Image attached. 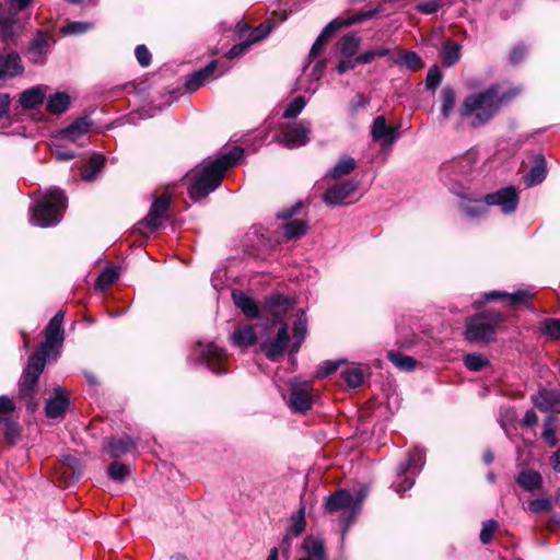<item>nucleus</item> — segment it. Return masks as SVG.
I'll return each instance as SVG.
<instances>
[{
    "label": "nucleus",
    "instance_id": "f257e3e1",
    "mask_svg": "<svg viewBox=\"0 0 560 560\" xmlns=\"http://www.w3.org/2000/svg\"><path fill=\"white\" fill-rule=\"evenodd\" d=\"M521 94V89L511 86L502 90L499 84L491 85L485 91L466 96L460 107L463 117L471 118L472 127L487 124L501 108Z\"/></svg>",
    "mask_w": 560,
    "mask_h": 560
},
{
    "label": "nucleus",
    "instance_id": "f03ea898",
    "mask_svg": "<svg viewBox=\"0 0 560 560\" xmlns=\"http://www.w3.org/2000/svg\"><path fill=\"white\" fill-rule=\"evenodd\" d=\"M243 153L242 148L234 147L229 153L205 165L188 188L190 198L198 201L218 188L225 172L242 159Z\"/></svg>",
    "mask_w": 560,
    "mask_h": 560
},
{
    "label": "nucleus",
    "instance_id": "7ed1b4c3",
    "mask_svg": "<svg viewBox=\"0 0 560 560\" xmlns=\"http://www.w3.org/2000/svg\"><path fill=\"white\" fill-rule=\"evenodd\" d=\"M67 207V198L62 190L51 189L32 208L31 222L39 228L58 224Z\"/></svg>",
    "mask_w": 560,
    "mask_h": 560
},
{
    "label": "nucleus",
    "instance_id": "20e7f679",
    "mask_svg": "<svg viewBox=\"0 0 560 560\" xmlns=\"http://www.w3.org/2000/svg\"><path fill=\"white\" fill-rule=\"evenodd\" d=\"M45 363L46 360L42 355L32 354L19 383V398L25 402V406L31 411L38 407V401L36 400L37 384Z\"/></svg>",
    "mask_w": 560,
    "mask_h": 560
},
{
    "label": "nucleus",
    "instance_id": "39448f33",
    "mask_svg": "<svg viewBox=\"0 0 560 560\" xmlns=\"http://www.w3.org/2000/svg\"><path fill=\"white\" fill-rule=\"evenodd\" d=\"M503 316L499 312L486 311L471 317L465 329V338L470 342H488L497 334Z\"/></svg>",
    "mask_w": 560,
    "mask_h": 560
},
{
    "label": "nucleus",
    "instance_id": "423d86ee",
    "mask_svg": "<svg viewBox=\"0 0 560 560\" xmlns=\"http://www.w3.org/2000/svg\"><path fill=\"white\" fill-rule=\"evenodd\" d=\"M65 313L59 311L55 314V316L49 320L46 329H45V341L39 346V348L33 354H39L46 360L52 352V350L57 347H60L63 341V322Z\"/></svg>",
    "mask_w": 560,
    "mask_h": 560
},
{
    "label": "nucleus",
    "instance_id": "0eeeda50",
    "mask_svg": "<svg viewBox=\"0 0 560 560\" xmlns=\"http://www.w3.org/2000/svg\"><path fill=\"white\" fill-rule=\"evenodd\" d=\"M317 393L308 381L293 380L291 382L290 407L298 412L311 409Z\"/></svg>",
    "mask_w": 560,
    "mask_h": 560
},
{
    "label": "nucleus",
    "instance_id": "6e6552de",
    "mask_svg": "<svg viewBox=\"0 0 560 560\" xmlns=\"http://www.w3.org/2000/svg\"><path fill=\"white\" fill-rule=\"evenodd\" d=\"M92 125L88 117L78 118L66 128L58 130L55 133L56 139L82 147L91 132Z\"/></svg>",
    "mask_w": 560,
    "mask_h": 560
},
{
    "label": "nucleus",
    "instance_id": "1a4fd4ad",
    "mask_svg": "<svg viewBox=\"0 0 560 560\" xmlns=\"http://www.w3.org/2000/svg\"><path fill=\"white\" fill-rule=\"evenodd\" d=\"M171 199L172 197L168 192H164L160 197L155 198L147 217L140 222V225H143L150 231H155L159 229L163 223L165 213L171 203Z\"/></svg>",
    "mask_w": 560,
    "mask_h": 560
},
{
    "label": "nucleus",
    "instance_id": "9d476101",
    "mask_svg": "<svg viewBox=\"0 0 560 560\" xmlns=\"http://www.w3.org/2000/svg\"><path fill=\"white\" fill-rule=\"evenodd\" d=\"M311 124L305 121L294 122L283 128L281 142L289 149L305 145L308 141Z\"/></svg>",
    "mask_w": 560,
    "mask_h": 560
},
{
    "label": "nucleus",
    "instance_id": "9b49d317",
    "mask_svg": "<svg viewBox=\"0 0 560 560\" xmlns=\"http://www.w3.org/2000/svg\"><path fill=\"white\" fill-rule=\"evenodd\" d=\"M487 206H499L504 213H512L516 210L518 196L513 187L502 188L485 197Z\"/></svg>",
    "mask_w": 560,
    "mask_h": 560
},
{
    "label": "nucleus",
    "instance_id": "f8f14e48",
    "mask_svg": "<svg viewBox=\"0 0 560 560\" xmlns=\"http://www.w3.org/2000/svg\"><path fill=\"white\" fill-rule=\"evenodd\" d=\"M302 556L299 560H327L325 541L320 537L306 536L301 545Z\"/></svg>",
    "mask_w": 560,
    "mask_h": 560
},
{
    "label": "nucleus",
    "instance_id": "ddd939ff",
    "mask_svg": "<svg viewBox=\"0 0 560 560\" xmlns=\"http://www.w3.org/2000/svg\"><path fill=\"white\" fill-rule=\"evenodd\" d=\"M289 342V334L287 325H282L273 340L262 341L261 350L266 357L270 360H276L284 353V350Z\"/></svg>",
    "mask_w": 560,
    "mask_h": 560
},
{
    "label": "nucleus",
    "instance_id": "4468645a",
    "mask_svg": "<svg viewBox=\"0 0 560 560\" xmlns=\"http://www.w3.org/2000/svg\"><path fill=\"white\" fill-rule=\"evenodd\" d=\"M358 189V184L352 180H347L341 184H337L324 195V201L329 206L341 205L347 198H349Z\"/></svg>",
    "mask_w": 560,
    "mask_h": 560
},
{
    "label": "nucleus",
    "instance_id": "2eb2a0df",
    "mask_svg": "<svg viewBox=\"0 0 560 560\" xmlns=\"http://www.w3.org/2000/svg\"><path fill=\"white\" fill-rule=\"evenodd\" d=\"M69 407V396L60 387L55 388L54 397L49 398L45 406L47 418L57 419L63 417Z\"/></svg>",
    "mask_w": 560,
    "mask_h": 560
},
{
    "label": "nucleus",
    "instance_id": "dca6fc26",
    "mask_svg": "<svg viewBox=\"0 0 560 560\" xmlns=\"http://www.w3.org/2000/svg\"><path fill=\"white\" fill-rule=\"evenodd\" d=\"M202 359L210 370L221 374L225 372L226 355L223 349L213 343H209L202 350Z\"/></svg>",
    "mask_w": 560,
    "mask_h": 560
},
{
    "label": "nucleus",
    "instance_id": "f3484780",
    "mask_svg": "<svg viewBox=\"0 0 560 560\" xmlns=\"http://www.w3.org/2000/svg\"><path fill=\"white\" fill-rule=\"evenodd\" d=\"M534 293L529 290L522 289L517 290L514 293H508L504 291H491L485 295V301H494L499 299H504L508 305H523L526 304L532 298Z\"/></svg>",
    "mask_w": 560,
    "mask_h": 560
},
{
    "label": "nucleus",
    "instance_id": "a211bd4d",
    "mask_svg": "<svg viewBox=\"0 0 560 560\" xmlns=\"http://www.w3.org/2000/svg\"><path fill=\"white\" fill-rule=\"evenodd\" d=\"M397 128L388 126L384 116H377L372 125L371 135L374 141H383V144H393Z\"/></svg>",
    "mask_w": 560,
    "mask_h": 560
},
{
    "label": "nucleus",
    "instance_id": "6ab92c4d",
    "mask_svg": "<svg viewBox=\"0 0 560 560\" xmlns=\"http://www.w3.org/2000/svg\"><path fill=\"white\" fill-rule=\"evenodd\" d=\"M534 405L541 411H553L560 406V392L556 389H540L533 397Z\"/></svg>",
    "mask_w": 560,
    "mask_h": 560
},
{
    "label": "nucleus",
    "instance_id": "aec40b11",
    "mask_svg": "<svg viewBox=\"0 0 560 560\" xmlns=\"http://www.w3.org/2000/svg\"><path fill=\"white\" fill-rule=\"evenodd\" d=\"M46 85H36L21 93L19 103L24 109H32L43 103L48 91Z\"/></svg>",
    "mask_w": 560,
    "mask_h": 560
},
{
    "label": "nucleus",
    "instance_id": "412c9836",
    "mask_svg": "<svg viewBox=\"0 0 560 560\" xmlns=\"http://www.w3.org/2000/svg\"><path fill=\"white\" fill-rule=\"evenodd\" d=\"M24 67L18 54L11 52L8 56H0V79L13 78L21 74Z\"/></svg>",
    "mask_w": 560,
    "mask_h": 560
},
{
    "label": "nucleus",
    "instance_id": "4be33fe9",
    "mask_svg": "<svg viewBox=\"0 0 560 560\" xmlns=\"http://www.w3.org/2000/svg\"><path fill=\"white\" fill-rule=\"evenodd\" d=\"M353 498L347 490H338L329 495L325 503V510L328 513H335L341 510L349 509L352 504Z\"/></svg>",
    "mask_w": 560,
    "mask_h": 560
},
{
    "label": "nucleus",
    "instance_id": "5701e85b",
    "mask_svg": "<svg viewBox=\"0 0 560 560\" xmlns=\"http://www.w3.org/2000/svg\"><path fill=\"white\" fill-rule=\"evenodd\" d=\"M269 27L265 28L264 25H260L256 30L252 31L249 38L241 44L234 45L226 52V57L229 59H233L243 55L253 43L262 39L269 33Z\"/></svg>",
    "mask_w": 560,
    "mask_h": 560
},
{
    "label": "nucleus",
    "instance_id": "b1692460",
    "mask_svg": "<svg viewBox=\"0 0 560 560\" xmlns=\"http://www.w3.org/2000/svg\"><path fill=\"white\" fill-rule=\"evenodd\" d=\"M424 453L420 448H413L410 451L408 458L406 462L399 465V477L405 475L407 471H411L412 474H417L421 470L424 465Z\"/></svg>",
    "mask_w": 560,
    "mask_h": 560
},
{
    "label": "nucleus",
    "instance_id": "393cba45",
    "mask_svg": "<svg viewBox=\"0 0 560 560\" xmlns=\"http://www.w3.org/2000/svg\"><path fill=\"white\" fill-rule=\"evenodd\" d=\"M339 31V27H337V23L332 20L330 23H328L319 36L316 38L314 44L312 45V48L308 54L310 59L316 58L324 49L326 43L329 40V38Z\"/></svg>",
    "mask_w": 560,
    "mask_h": 560
},
{
    "label": "nucleus",
    "instance_id": "a878e982",
    "mask_svg": "<svg viewBox=\"0 0 560 560\" xmlns=\"http://www.w3.org/2000/svg\"><path fill=\"white\" fill-rule=\"evenodd\" d=\"M516 482L524 490L533 491L539 489L542 486V477L536 470L525 469L518 474Z\"/></svg>",
    "mask_w": 560,
    "mask_h": 560
},
{
    "label": "nucleus",
    "instance_id": "bb28decb",
    "mask_svg": "<svg viewBox=\"0 0 560 560\" xmlns=\"http://www.w3.org/2000/svg\"><path fill=\"white\" fill-rule=\"evenodd\" d=\"M381 12V8L359 11L348 18H337L334 21L337 23V27L339 30L343 27L351 26L353 24L362 23L364 21L371 20Z\"/></svg>",
    "mask_w": 560,
    "mask_h": 560
},
{
    "label": "nucleus",
    "instance_id": "cd10ccee",
    "mask_svg": "<svg viewBox=\"0 0 560 560\" xmlns=\"http://www.w3.org/2000/svg\"><path fill=\"white\" fill-rule=\"evenodd\" d=\"M256 332L253 326L245 325L236 328L231 336L233 345L238 347H248L255 343Z\"/></svg>",
    "mask_w": 560,
    "mask_h": 560
},
{
    "label": "nucleus",
    "instance_id": "c85d7f7f",
    "mask_svg": "<svg viewBox=\"0 0 560 560\" xmlns=\"http://www.w3.org/2000/svg\"><path fill=\"white\" fill-rule=\"evenodd\" d=\"M105 158L101 154L93 155L89 162L81 167L80 176L83 180L91 182L103 170Z\"/></svg>",
    "mask_w": 560,
    "mask_h": 560
},
{
    "label": "nucleus",
    "instance_id": "c756f323",
    "mask_svg": "<svg viewBox=\"0 0 560 560\" xmlns=\"http://www.w3.org/2000/svg\"><path fill=\"white\" fill-rule=\"evenodd\" d=\"M232 299L234 304L243 311V313L248 317H257L258 308L255 302L247 296L244 292L235 290L232 292Z\"/></svg>",
    "mask_w": 560,
    "mask_h": 560
},
{
    "label": "nucleus",
    "instance_id": "7c9ffc66",
    "mask_svg": "<svg viewBox=\"0 0 560 560\" xmlns=\"http://www.w3.org/2000/svg\"><path fill=\"white\" fill-rule=\"evenodd\" d=\"M70 106V96L65 92H57L47 98V110L54 115L65 113Z\"/></svg>",
    "mask_w": 560,
    "mask_h": 560
},
{
    "label": "nucleus",
    "instance_id": "2f4dec72",
    "mask_svg": "<svg viewBox=\"0 0 560 560\" xmlns=\"http://www.w3.org/2000/svg\"><path fill=\"white\" fill-rule=\"evenodd\" d=\"M460 45L454 40H446L441 50L442 62L445 67H452L460 59Z\"/></svg>",
    "mask_w": 560,
    "mask_h": 560
},
{
    "label": "nucleus",
    "instance_id": "473e14b6",
    "mask_svg": "<svg viewBox=\"0 0 560 560\" xmlns=\"http://www.w3.org/2000/svg\"><path fill=\"white\" fill-rule=\"evenodd\" d=\"M361 39L355 34H347L341 37L339 40V50L341 57L345 58H354L358 52Z\"/></svg>",
    "mask_w": 560,
    "mask_h": 560
},
{
    "label": "nucleus",
    "instance_id": "72a5a7b5",
    "mask_svg": "<svg viewBox=\"0 0 560 560\" xmlns=\"http://www.w3.org/2000/svg\"><path fill=\"white\" fill-rule=\"evenodd\" d=\"M135 447L133 441L128 438L113 439L108 443V453L112 457L118 458Z\"/></svg>",
    "mask_w": 560,
    "mask_h": 560
},
{
    "label": "nucleus",
    "instance_id": "f704fd0d",
    "mask_svg": "<svg viewBox=\"0 0 560 560\" xmlns=\"http://www.w3.org/2000/svg\"><path fill=\"white\" fill-rule=\"evenodd\" d=\"M547 174L545 159L541 155L536 158L535 165L530 168V171L525 176V182L528 185H537L541 183Z\"/></svg>",
    "mask_w": 560,
    "mask_h": 560
},
{
    "label": "nucleus",
    "instance_id": "c9c22d12",
    "mask_svg": "<svg viewBox=\"0 0 560 560\" xmlns=\"http://www.w3.org/2000/svg\"><path fill=\"white\" fill-rule=\"evenodd\" d=\"M451 189L463 197V199H466V197L459 192V191H456L455 188L452 186ZM460 208L469 217H478V215H481L482 213H485L486 211V208H487V205L486 202H482L481 200H463V202L460 203Z\"/></svg>",
    "mask_w": 560,
    "mask_h": 560
},
{
    "label": "nucleus",
    "instance_id": "e433bc0d",
    "mask_svg": "<svg viewBox=\"0 0 560 560\" xmlns=\"http://www.w3.org/2000/svg\"><path fill=\"white\" fill-rule=\"evenodd\" d=\"M387 358L395 366L407 372L412 371L417 364L412 357L393 350L388 351Z\"/></svg>",
    "mask_w": 560,
    "mask_h": 560
},
{
    "label": "nucleus",
    "instance_id": "4c0bfd02",
    "mask_svg": "<svg viewBox=\"0 0 560 560\" xmlns=\"http://www.w3.org/2000/svg\"><path fill=\"white\" fill-rule=\"evenodd\" d=\"M283 234L288 240L299 238L305 234L307 224L305 221L295 219L282 225Z\"/></svg>",
    "mask_w": 560,
    "mask_h": 560
},
{
    "label": "nucleus",
    "instance_id": "58836bf2",
    "mask_svg": "<svg viewBox=\"0 0 560 560\" xmlns=\"http://www.w3.org/2000/svg\"><path fill=\"white\" fill-rule=\"evenodd\" d=\"M540 331L551 340H560V318H545L540 323Z\"/></svg>",
    "mask_w": 560,
    "mask_h": 560
},
{
    "label": "nucleus",
    "instance_id": "ea45409f",
    "mask_svg": "<svg viewBox=\"0 0 560 560\" xmlns=\"http://www.w3.org/2000/svg\"><path fill=\"white\" fill-rule=\"evenodd\" d=\"M557 419L555 417H548L544 422V429L541 436L545 442L550 446L555 447L558 444L557 439Z\"/></svg>",
    "mask_w": 560,
    "mask_h": 560
},
{
    "label": "nucleus",
    "instance_id": "a19ab883",
    "mask_svg": "<svg viewBox=\"0 0 560 560\" xmlns=\"http://www.w3.org/2000/svg\"><path fill=\"white\" fill-rule=\"evenodd\" d=\"M455 92L453 91L452 88L450 86H446L442 90V93H441V102H442V105H441V114L443 116L444 119H447L451 115V113L453 112L454 109V106H455Z\"/></svg>",
    "mask_w": 560,
    "mask_h": 560
},
{
    "label": "nucleus",
    "instance_id": "79ce46f5",
    "mask_svg": "<svg viewBox=\"0 0 560 560\" xmlns=\"http://www.w3.org/2000/svg\"><path fill=\"white\" fill-rule=\"evenodd\" d=\"M396 63L405 65L411 71H418L423 68L422 59L415 51H400V57L396 60Z\"/></svg>",
    "mask_w": 560,
    "mask_h": 560
},
{
    "label": "nucleus",
    "instance_id": "37998d69",
    "mask_svg": "<svg viewBox=\"0 0 560 560\" xmlns=\"http://www.w3.org/2000/svg\"><path fill=\"white\" fill-rule=\"evenodd\" d=\"M355 168V161L350 156H342L339 162L330 171V175L334 178L350 174Z\"/></svg>",
    "mask_w": 560,
    "mask_h": 560
},
{
    "label": "nucleus",
    "instance_id": "c03bdc74",
    "mask_svg": "<svg viewBox=\"0 0 560 560\" xmlns=\"http://www.w3.org/2000/svg\"><path fill=\"white\" fill-rule=\"evenodd\" d=\"M345 382L348 386L355 388L363 383V372L360 366L352 365L347 368L342 373Z\"/></svg>",
    "mask_w": 560,
    "mask_h": 560
},
{
    "label": "nucleus",
    "instance_id": "a18cd8bd",
    "mask_svg": "<svg viewBox=\"0 0 560 560\" xmlns=\"http://www.w3.org/2000/svg\"><path fill=\"white\" fill-rule=\"evenodd\" d=\"M415 475L411 471H407L405 475L399 477V468L397 469L396 480L392 487L397 493H404L405 491L412 488L415 483Z\"/></svg>",
    "mask_w": 560,
    "mask_h": 560
},
{
    "label": "nucleus",
    "instance_id": "49530a36",
    "mask_svg": "<svg viewBox=\"0 0 560 560\" xmlns=\"http://www.w3.org/2000/svg\"><path fill=\"white\" fill-rule=\"evenodd\" d=\"M63 140L56 139L54 135L51 139V153L58 161H70L75 158V153L63 148Z\"/></svg>",
    "mask_w": 560,
    "mask_h": 560
},
{
    "label": "nucleus",
    "instance_id": "de8ad7c7",
    "mask_svg": "<svg viewBox=\"0 0 560 560\" xmlns=\"http://www.w3.org/2000/svg\"><path fill=\"white\" fill-rule=\"evenodd\" d=\"M466 368L472 372H478L489 364V360L480 353H469L464 358Z\"/></svg>",
    "mask_w": 560,
    "mask_h": 560
},
{
    "label": "nucleus",
    "instance_id": "09e8293b",
    "mask_svg": "<svg viewBox=\"0 0 560 560\" xmlns=\"http://www.w3.org/2000/svg\"><path fill=\"white\" fill-rule=\"evenodd\" d=\"M307 320L303 311H300V314L296 317V320L293 326V337L296 340V349L303 342L306 334Z\"/></svg>",
    "mask_w": 560,
    "mask_h": 560
},
{
    "label": "nucleus",
    "instance_id": "8fccbe9b",
    "mask_svg": "<svg viewBox=\"0 0 560 560\" xmlns=\"http://www.w3.org/2000/svg\"><path fill=\"white\" fill-rule=\"evenodd\" d=\"M305 510V505H301L298 514L293 517V522L289 527V532L293 536H300L306 528Z\"/></svg>",
    "mask_w": 560,
    "mask_h": 560
},
{
    "label": "nucleus",
    "instance_id": "3c124183",
    "mask_svg": "<svg viewBox=\"0 0 560 560\" xmlns=\"http://www.w3.org/2000/svg\"><path fill=\"white\" fill-rule=\"evenodd\" d=\"M475 162L474 155L468 153L455 160L451 167L458 171L460 174H468L472 170Z\"/></svg>",
    "mask_w": 560,
    "mask_h": 560
},
{
    "label": "nucleus",
    "instance_id": "603ef678",
    "mask_svg": "<svg viewBox=\"0 0 560 560\" xmlns=\"http://www.w3.org/2000/svg\"><path fill=\"white\" fill-rule=\"evenodd\" d=\"M305 100L303 96H296L292 102L289 103L285 110L283 112V118H295L305 107Z\"/></svg>",
    "mask_w": 560,
    "mask_h": 560
},
{
    "label": "nucleus",
    "instance_id": "864d4df0",
    "mask_svg": "<svg viewBox=\"0 0 560 560\" xmlns=\"http://www.w3.org/2000/svg\"><path fill=\"white\" fill-rule=\"evenodd\" d=\"M118 278V272L115 268H106L97 278L96 284L101 289H106L112 285Z\"/></svg>",
    "mask_w": 560,
    "mask_h": 560
},
{
    "label": "nucleus",
    "instance_id": "5fc2aeb1",
    "mask_svg": "<svg viewBox=\"0 0 560 560\" xmlns=\"http://www.w3.org/2000/svg\"><path fill=\"white\" fill-rule=\"evenodd\" d=\"M498 527H499L498 523L493 520H490V521L483 523L481 532H480L481 542L485 545L489 544L492 540L493 535L497 532Z\"/></svg>",
    "mask_w": 560,
    "mask_h": 560
},
{
    "label": "nucleus",
    "instance_id": "6e6d98bb",
    "mask_svg": "<svg viewBox=\"0 0 560 560\" xmlns=\"http://www.w3.org/2000/svg\"><path fill=\"white\" fill-rule=\"evenodd\" d=\"M108 474L115 480H122L129 474V470L126 465L114 462L108 468Z\"/></svg>",
    "mask_w": 560,
    "mask_h": 560
},
{
    "label": "nucleus",
    "instance_id": "4d7b16f0",
    "mask_svg": "<svg viewBox=\"0 0 560 560\" xmlns=\"http://www.w3.org/2000/svg\"><path fill=\"white\" fill-rule=\"evenodd\" d=\"M442 82V73L438 67H433L428 71L425 84L428 89H436Z\"/></svg>",
    "mask_w": 560,
    "mask_h": 560
},
{
    "label": "nucleus",
    "instance_id": "13d9d810",
    "mask_svg": "<svg viewBox=\"0 0 560 560\" xmlns=\"http://www.w3.org/2000/svg\"><path fill=\"white\" fill-rule=\"evenodd\" d=\"M340 361H327V362H324L317 373H316V376L318 378H324V377H327L329 376L330 374L335 373L338 369H339V365H340Z\"/></svg>",
    "mask_w": 560,
    "mask_h": 560
},
{
    "label": "nucleus",
    "instance_id": "bf43d9fd",
    "mask_svg": "<svg viewBox=\"0 0 560 560\" xmlns=\"http://www.w3.org/2000/svg\"><path fill=\"white\" fill-rule=\"evenodd\" d=\"M217 68V61H211L203 69H200L195 72V79H200L203 83L208 82L212 78H214L213 73Z\"/></svg>",
    "mask_w": 560,
    "mask_h": 560
},
{
    "label": "nucleus",
    "instance_id": "052dcab7",
    "mask_svg": "<svg viewBox=\"0 0 560 560\" xmlns=\"http://www.w3.org/2000/svg\"><path fill=\"white\" fill-rule=\"evenodd\" d=\"M529 509L534 513L548 512L551 509V502L546 498L535 499L529 502Z\"/></svg>",
    "mask_w": 560,
    "mask_h": 560
},
{
    "label": "nucleus",
    "instance_id": "680f3d73",
    "mask_svg": "<svg viewBox=\"0 0 560 560\" xmlns=\"http://www.w3.org/2000/svg\"><path fill=\"white\" fill-rule=\"evenodd\" d=\"M136 58L142 67H148L151 63V52L144 45H139L136 48Z\"/></svg>",
    "mask_w": 560,
    "mask_h": 560
},
{
    "label": "nucleus",
    "instance_id": "e2e57ef3",
    "mask_svg": "<svg viewBox=\"0 0 560 560\" xmlns=\"http://www.w3.org/2000/svg\"><path fill=\"white\" fill-rule=\"evenodd\" d=\"M90 28V24L83 22H72L62 28L65 34H80Z\"/></svg>",
    "mask_w": 560,
    "mask_h": 560
},
{
    "label": "nucleus",
    "instance_id": "0e129e2a",
    "mask_svg": "<svg viewBox=\"0 0 560 560\" xmlns=\"http://www.w3.org/2000/svg\"><path fill=\"white\" fill-rule=\"evenodd\" d=\"M369 104V98L364 94H357L350 102V108L353 114H357L360 108Z\"/></svg>",
    "mask_w": 560,
    "mask_h": 560
},
{
    "label": "nucleus",
    "instance_id": "69168bd1",
    "mask_svg": "<svg viewBox=\"0 0 560 560\" xmlns=\"http://www.w3.org/2000/svg\"><path fill=\"white\" fill-rule=\"evenodd\" d=\"M358 65V61H357V57L355 58H345L342 57V59L340 60V62L338 63L337 66V72L339 74H342L349 70H352L354 69V67Z\"/></svg>",
    "mask_w": 560,
    "mask_h": 560
},
{
    "label": "nucleus",
    "instance_id": "338daca9",
    "mask_svg": "<svg viewBox=\"0 0 560 560\" xmlns=\"http://www.w3.org/2000/svg\"><path fill=\"white\" fill-rule=\"evenodd\" d=\"M14 409L12 399L7 396L0 397V415H7Z\"/></svg>",
    "mask_w": 560,
    "mask_h": 560
},
{
    "label": "nucleus",
    "instance_id": "774afa93",
    "mask_svg": "<svg viewBox=\"0 0 560 560\" xmlns=\"http://www.w3.org/2000/svg\"><path fill=\"white\" fill-rule=\"evenodd\" d=\"M538 417L534 410H527L524 418H523V424L527 427H532L537 424Z\"/></svg>",
    "mask_w": 560,
    "mask_h": 560
}]
</instances>
